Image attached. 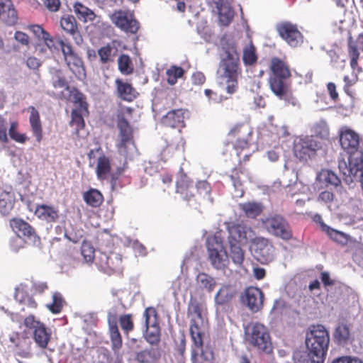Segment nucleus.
Masks as SVG:
<instances>
[{
  "label": "nucleus",
  "instance_id": "f257e3e1",
  "mask_svg": "<svg viewBox=\"0 0 363 363\" xmlns=\"http://www.w3.org/2000/svg\"><path fill=\"white\" fill-rule=\"evenodd\" d=\"M340 143L342 147L347 150V160H338V168L343 176V181L350 185L357 179L363 191V153L357 150L359 135L347 128L341 130Z\"/></svg>",
  "mask_w": 363,
  "mask_h": 363
},
{
  "label": "nucleus",
  "instance_id": "f03ea898",
  "mask_svg": "<svg viewBox=\"0 0 363 363\" xmlns=\"http://www.w3.org/2000/svg\"><path fill=\"white\" fill-rule=\"evenodd\" d=\"M225 55L222 57L217 70L220 84L225 86L228 94H233L238 89V78L241 75L239 55L235 44L223 43Z\"/></svg>",
  "mask_w": 363,
  "mask_h": 363
},
{
  "label": "nucleus",
  "instance_id": "7ed1b4c3",
  "mask_svg": "<svg viewBox=\"0 0 363 363\" xmlns=\"http://www.w3.org/2000/svg\"><path fill=\"white\" fill-rule=\"evenodd\" d=\"M246 341L264 353L269 354L272 351V345L268 329L259 323H250L245 327Z\"/></svg>",
  "mask_w": 363,
  "mask_h": 363
},
{
  "label": "nucleus",
  "instance_id": "20e7f679",
  "mask_svg": "<svg viewBox=\"0 0 363 363\" xmlns=\"http://www.w3.org/2000/svg\"><path fill=\"white\" fill-rule=\"evenodd\" d=\"M329 343V333L322 325H313L306 334V345L310 354L325 359Z\"/></svg>",
  "mask_w": 363,
  "mask_h": 363
},
{
  "label": "nucleus",
  "instance_id": "39448f33",
  "mask_svg": "<svg viewBox=\"0 0 363 363\" xmlns=\"http://www.w3.org/2000/svg\"><path fill=\"white\" fill-rule=\"evenodd\" d=\"M117 125L121 138V141L118 144V152L126 160H131L138 155L136 146L133 140L132 128L123 117L118 118Z\"/></svg>",
  "mask_w": 363,
  "mask_h": 363
},
{
  "label": "nucleus",
  "instance_id": "423d86ee",
  "mask_svg": "<svg viewBox=\"0 0 363 363\" xmlns=\"http://www.w3.org/2000/svg\"><path fill=\"white\" fill-rule=\"evenodd\" d=\"M207 248L212 266L217 269H223L228 264V255L221 238L218 235L208 237Z\"/></svg>",
  "mask_w": 363,
  "mask_h": 363
},
{
  "label": "nucleus",
  "instance_id": "0eeeda50",
  "mask_svg": "<svg viewBox=\"0 0 363 363\" xmlns=\"http://www.w3.org/2000/svg\"><path fill=\"white\" fill-rule=\"evenodd\" d=\"M109 18L116 27L125 33L135 34L140 28V23L135 18L133 11L130 10L115 11Z\"/></svg>",
  "mask_w": 363,
  "mask_h": 363
},
{
  "label": "nucleus",
  "instance_id": "6e6552de",
  "mask_svg": "<svg viewBox=\"0 0 363 363\" xmlns=\"http://www.w3.org/2000/svg\"><path fill=\"white\" fill-rule=\"evenodd\" d=\"M10 226L18 236L12 242V247H13L16 251H18V248L15 247L14 243L21 246V237H23L26 242L33 244L38 241V238L34 229L23 220L21 218H13L10 220Z\"/></svg>",
  "mask_w": 363,
  "mask_h": 363
},
{
  "label": "nucleus",
  "instance_id": "1a4fd4ad",
  "mask_svg": "<svg viewBox=\"0 0 363 363\" xmlns=\"http://www.w3.org/2000/svg\"><path fill=\"white\" fill-rule=\"evenodd\" d=\"M262 223L269 233L284 240L291 238L289 225L282 216L277 214L271 215L263 218Z\"/></svg>",
  "mask_w": 363,
  "mask_h": 363
},
{
  "label": "nucleus",
  "instance_id": "9d476101",
  "mask_svg": "<svg viewBox=\"0 0 363 363\" xmlns=\"http://www.w3.org/2000/svg\"><path fill=\"white\" fill-rule=\"evenodd\" d=\"M57 43L61 48L64 60L71 72L78 78L84 76L85 72L83 62L81 58L73 50L70 44L65 43L62 40H59Z\"/></svg>",
  "mask_w": 363,
  "mask_h": 363
},
{
  "label": "nucleus",
  "instance_id": "9b49d317",
  "mask_svg": "<svg viewBox=\"0 0 363 363\" xmlns=\"http://www.w3.org/2000/svg\"><path fill=\"white\" fill-rule=\"evenodd\" d=\"M251 250L255 259L262 264L269 263L275 257L274 247L264 238L255 237L252 242Z\"/></svg>",
  "mask_w": 363,
  "mask_h": 363
},
{
  "label": "nucleus",
  "instance_id": "f8f14e48",
  "mask_svg": "<svg viewBox=\"0 0 363 363\" xmlns=\"http://www.w3.org/2000/svg\"><path fill=\"white\" fill-rule=\"evenodd\" d=\"M319 148L312 136L296 137L294 140V153L300 160H307Z\"/></svg>",
  "mask_w": 363,
  "mask_h": 363
},
{
  "label": "nucleus",
  "instance_id": "ddd939ff",
  "mask_svg": "<svg viewBox=\"0 0 363 363\" xmlns=\"http://www.w3.org/2000/svg\"><path fill=\"white\" fill-rule=\"evenodd\" d=\"M277 30L280 37L291 47L296 48L302 44L303 37L296 24L284 22L277 26Z\"/></svg>",
  "mask_w": 363,
  "mask_h": 363
},
{
  "label": "nucleus",
  "instance_id": "4468645a",
  "mask_svg": "<svg viewBox=\"0 0 363 363\" xmlns=\"http://www.w3.org/2000/svg\"><path fill=\"white\" fill-rule=\"evenodd\" d=\"M228 229V243H235L238 245L247 244L252 242L256 237L254 230L246 225H232Z\"/></svg>",
  "mask_w": 363,
  "mask_h": 363
},
{
  "label": "nucleus",
  "instance_id": "2eb2a0df",
  "mask_svg": "<svg viewBox=\"0 0 363 363\" xmlns=\"http://www.w3.org/2000/svg\"><path fill=\"white\" fill-rule=\"evenodd\" d=\"M145 337L148 342L154 344L159 339V328L157 323V313L153 308H147L145 311Z\"/></svg>",
  "mask_w": 363,
  "mask_h": 363
},
{
  "label": "nucleus",
  "instance_id": "dca6fc26",
  "mask_svg": "<svg viewBox=\"0 0 363 363\" xmlns=\"http://www.w3.org/2000/svg\"><path fill=\"white\" fill-rule=\"evenodd\" d=\"M242 298L243 303L252 312L259 311L263 306L264 294L257 287L247 288Z\"/></svg>",
  "mask_w": 363,
  "mask_h": 363
},
{
  "label": "nucleus",
  "instance_id": "f3484780",
  "mask_svg": "<svg viewBox=\"0 0 363 363\" xmlns=\"http://www.w3.org/2000/svg\"><path fill=\"white\" fill-rule=\"evenodd\" d=\"M184 109H176L169 111L162 119L163 125L171 128H182L184 126Z\"/></svg>",
  "mask_w": 363,
  "mask_h": 363
},
{
  "label": "nucleus",
  "instance_id": "a211bd4d",
  "mask_svg": "<svg viewBox=\"0 0 363 363\" xmlns=\"http://www.w3.org/2000/svg\"><path fill=\"white\" fill-rule=\"evenodd\" d=\"M195 281L196 289L201 292L211 293L217 285L216 279L204 272L199 273Z\"/></svg>",
  "mask_w": 363,
  "mask_h": 363
},
{
  "label": "nucleus",
  "instance_id": "6ab92c4d",
  "mask_svg": "<svg viewBox=\"0 0 363 363\" xmlns=\"http://www.w3.org/2000/svg\"><path fill=\"white\" fill-rule=\"evenodd\" d=\"M251 129L248 125H240L235 126L230 132V135H238L235 146L244 149L247 146L248 140L251 135Z\"/></svg>",
  "mask_w": 363,
  "mask_h": 363
},
{
  "label": "nucleus",
  "instance_id": "aec40b11",
  "mask_svg": "<svg viewBox=\"0 0 363 363\" xmlns=\"http://www.w3.org/2000/svg\"><path fill=\"white\" fill-rule=\"evenodd\" d=\"M209 6L213 11L218 12L220 22L223 25L228 26L230 24L233 18L234 13L228 4L224 3L223 0H220L218 6L216 4H211Z\"/></svg>",
  "mask_w": 363,
  "mask_h": 363
},
{
  "label": "nucleus",
  "instance_id": "412c9836",
  "mask_svg": "<svg viewBox=\"0 0 363 363\" xmlns=\"http://www.w3.org/2000/svg\"><path fill=\"white\" fill-rule=\"evenodd\" d=\"M236 294L235 288L230 284H222L215 294L214 300L217 305H223L229 301L235 296Z\"/></svg>",
  "mask_w": 363,
  "mask_h": 363
},
{
  "label": "nucleus",
  "instance_id": "4be33fe9",
  "mask_svg": "<svg viewBox=\"0 0 363 363\" xmlns=\"http://www.w3.org/2000/svg\"><path fill=\"white\" fill-rule=\"evenodd\" d=\"M58 98L62 99L71 98V99L74 103L76 106L75 108L79 109L81 112H87V106L86 101H84V95L75 89H69V92L67 93H65L64 91H61V93L58 94Z\"/></svg>",
  "mask_w": 363,
  "mask_h": 363
},
{
  "label": "nucleus",
  "instance_id": "5701e85b",
  "mask_svg": "<svg viewBox=\"0 0 363 363\" xmlns=\"http://www.w3.org/2000/svg\"><path fill=\"white\" fill-rule=\"evenodd\" d=\"M15 201V194L13 191H3L0 194V213L4 216L9 215L13 208Z\"/></svg>",
  "mask_w": 363,
  "mask_h": 363
},
{
  "label": "nucleus",
  "instance_id": "b1692460",
  "mask_svg": "<svg viewBox=\"0 0 363 363\" xmlns=\"http://www.w3.org/2000/svg\"><path fill=\"white\" fill-rule=\"evenodd\" d=\"M116 84L118 95L121 99L131 101L137 96V91L130 84L117 79L116 80Z\"/></svg>",
  "mask_w": 363,
  "mask_h": 363
},
{
  "label": "nucleus",
  "instance_id": "393cba45",
  "mask_svg": "<svg viewBox=\"0 0 363 363\" xmlns=\"http://www.w3.org/2000/svg\"><path fill=\"white\" fill-rule=\"evenodd\" d=\"M35 214L40 219L48 222H55L58 218V211L51 206L40 205L36 207Z\"/></svg>",
  "mask_w": 363,
  "mask_h": 363
},
{
  "label": "nucleus",
  "instance_id": "a878e982",
  "mask_svg": "<svg viewBox=\"0 0 363 363\" xmlns=\"http://www.w3.org/2000/svg\"><path fill=\"white\" fill-rule=\"evenodd\" d=\"M0 11L4 20L11 23H16L17 21L16 11L13 7L11 0H0Z\"/></svg>",
  "mask_w": 363,
  "mask_h": 363
},
{
  "label": "nucleus",
  "instance_id": "bb28decb",
  "mask_svg": "<svg viewBox=\"0 0 363 363\" xmlns=\"http://www.w3.org/2000/svg\"><path fill=\"white\" fill-rule=\"evenodd\" d=\"M350 330L349 326L345 323L338 324L334 331V340L341 345L347 344L350 340Z\"/></svg>",
  "mask_w": 363,
  "mask_h": 363
},
{
  "label": "nucleus",
  "instance_id": "cd10ccee",
  "mask_svg": "<svg viewBox=\"0 0 363 363\" xmlns=\"http://www.w3.org/2000/svg\"><path fill=\"white\" fill-rule=\"evenodd\" d=\"M30 115L29 118L30 126L38 142L42 139V127L38 111L34 107H30Z\"/></svg>",
  "mask_w": 363,
  "mask_h": 363
},
{
  "label": "nucleus",
  "instance_id": "c85d7f7f",
  "mask_svg": "<svg viewBox=\"0 0 363 363\" xmlns=\"http://www.w3.org/2000/svg\"><path fill=\"white\" fill-rule=\"evenodd\" d=\"M271 69L274 74L272 77L286 79L290 76V72L286 65L278 58H273L271 62Z\"/></svg>",
  "mask_w": 363,
  "mask_h": 363
},
{
  "label": "nucleus",
  "instance_id": "c756f323",
  "mask_svg": "<svg viewBox=\"0 0 363 363\" xmlns=\"http://www.w3.org/2000/svg\"><path fill=\"white\" fill-rule=\"evenodd\" d=\"M240 208L245 213L248 218H255L259 216L263 211V206L257 202H247L240 203Z\"/></svg>",
  "mask_w": 363,
  "mask_h": 363
},
{
  "label": "nucleus",
  "instance_id": "7c9ffc66",
  "mask_svg": "<svg viewBox=\"0 0 363 363\" xmlns=\"http://www.w3.org/2000/svg\"><path fill=\"white\" fill-rule=\"evenodd\" d=\"M99 259L101 267L104 269L108 268L113 270L117 269L121 263L120 255L114 253H111L110 255L101 254Z\"/></svg>",
  "mask_w": 363,
  "mask_h": 363
},
{
  "label": "nucleus",
  "instance_id": "2f4dec72",
  "mask_svg": "<svg viewBox=\"0 0 363 363\" xmlns=\"http://www.w3.org/2000/svg\"><path fill=\"white\" fill-rule=\"evenodd\" d=\"M33 337L39 347L45 348L50 338V333L48 331L45 325H41L33 331Z\"/></svg>",
  "mask_w": 363,
  "mask_h": 363
},
{
  "label": "nucleus",
  "instance_id": "473e14b6",
  "mask_svg": "<svg viewBox=\"0 0 363 363\" xmlns=\"http://www.w3.org/2000/svg\"><path fill=\"white\" fill-rule=\"evenodd\" d=\"M284 79H280L278 77H271L269 79V84L272 91L280 99H284L287 95L286 85Z\"/></svg>",
  "mask_w": 363,
  "mask_h": 363
},
{
  "label": "nucleus",
  "instance_id": "72a5a7b5",
  "mask_svg": "<svg viewBox=\"0 0 363 363\" xmlns=\"http://www.w3.org/2000/svg\"><path fill=\"white\" fill-rule=\"evenodd\" d=\"M74 11L77 18L84 22L93 21L95 18L94 13L81 3L76 2L74 4Z\"/></svg>",
  "mask_w": 363,
  "mask_h": 363
},
{
  "label": "nucleus",
  "instance_id": "f704fd0d",
  "mask_svg": "<svg viewBox=\"0 0 363 363\" xmlns=\"http://www.w3.org/2000/svg\"><path fill=\"white\" fill-rule=\"evenodd\" d=\"M321 229L323 231L325 232L333 240L338 243L345 244L347 241V236L345 233L333 229L324 223H321Z\"/></svg>",
  "mask_w": 363,
  "mask_h": 363
},
{
  "label": "nucleus",
  "instance_id": "c9c22d12",
  "mask_svg": "<svg viewBox=\"0 0 363 363\" xmlns=\"http://www.w3.org/2000/svg\"><path fill=\"white\" fill-rule=\"evenodd\" d=\"M325 358L310 354V352H298L294 355L295 363H324Z\"/></svg>",
  "mask_w": 363,
  "mask_h": 363
},
{
  "label": "nucleus",
  "instance_id": "e433bc0d",
  "mask_svg": "<svg viewBox=\"0 0 363 363\" xmlns=\"http://www.w3.org/2000/svg\"><path fill=\"white\" fill-rule=\"evenodd\" d=\"M159 356L155 349L144 350L137 353L135 359L140 363H151L157 359Z\"/></svg>",
  "mask_w": 363,
  "mask_h": 363
},
{
  "label": "nucleus",
  "instance_id": "4c0bfd02",
  "mask_svg": "<svg viewBox=\"0 0 363 363\" xmlns=\"http://www.w3.org/2000/svg\"><path fill=\"white\" fill-rule=\"evenodd\" d=\"M84 199L88 205L97 207L102 203L103 196L98 190L91 189L84 194Z\"/></svg>",
  "mask_w": 363,
  "mask_h": 363
},
{
  "label": "nucleus",
  "instance_id": "58836bf2",
  "mask_svg": "<svg viewBox=\"0 0 363 363\" xmlns=\"http://www.w3.org/2000/svg\"><path fill=\"white\" fill-rule=\"evenodd\" d=\"M242 60L245 65H252L257 60V57L255 53V47L251 42L243 49Z\"/></svg>",
  "mask_w": 363,
  "mask_h": 363
},
{
  "label": "nucleus",
  "instance_id": "ea45409f",
  "mask_svg": "<svg viewBox=\"0 0 363 363\" xmlns=\"http://www.w3.org/2000/svg\"><path fill=\"white\" fill-rule=\"evenodd\" d=\"M230 247V257L233 262L237 265H241L244 260V251L240 245L228 243Z\"/></svg>",
  "mask_w": 363,
  "mask_h": 363
},
{
  "label": "nucleus",
  "instance_id": "a19ab883",
  "mask_svg": "<svg viewBox=\"0 0 363 363\" xmlns=\"http://www.w3.org/2000/svg\"><path fill=\"white\" fill-rule=\"evenodd\" d=\"M118 69L123 74H129L133 72V67L130 57L127 55H121L118 59Z\"/></svg>",
  "mask_w": 363,
  "mask_h": 363
},
{
  "label": "nucleus",
  "instance_id": "79ce46f5",
  "mask_svg": "<svg viewBox=\"0 0 363 363\" xmlns=\"http://www.w3.org/2000/svg\"><path fill=\"white\" fill-rule=\"evenodd\" d=\"M110 170L109 160L105 156L99 157L97 162L96 174L99 178L104 179Z\"/></svg>",
  "mask_w": 363,
  "mask_h": 363
},
{
  "label": "nucleus",
  "instance_id": "37998d69",
  "mask_svg": "<svg viewBox=\"0 0 363 363\" xmlns=\"http://www.w3.org/2000/svg\"><path fill=\"white\" fill-rule=\"evenodd\" d=\"M167 82L170 85L177 83V79L181 78L184 74V69L177 66H172L167 70Z\"/></svg>",
  "mask_w": 363,
  "mask_h": 363
},
{
  "label": "nucleus",
  "instance_id": "c03bdc74",
  "mask_svg": "<svg viewBox=\"0 0 363 363\" xmlns=\"http://www.w3.org/2000/svg\"><path fill=\"white\" fill-rule=\"evenodd\" d=\"M86 112H81L79 109L74 108L72 111V120L70 121V125L74 127L77 133L79 129L82 128L84 125V121L83 119V114Z\"/></svg>",
  "mask_w": 363,
  "mask_h": 363
},
{
  "label": "nucleus",
  "instance_id": "a18cd8bd",
  "mask_svg": "<svg viewBox=\"0 0 363 363\" xmlns=\"http://www.w3.org/2000/svg\"><path fill=\"white\" fill-rule=\"evenodd\" d=\"M52 84L55 89H60V94L64 91L65 93L69 92V86L64 77L60 73H57L52 78Z\"/></svg>",
  "mask_w": 363,
  "mask_h": 363
},
{
  "label": "nucleus",
  "instance_id": "49530a36",
  "mask_svg": "<svg viewBox=\"0 0 363 363\" xmlns=\"http://www.w3.org/2000/svg\"><path fill=\"white\" fill-rule=\"evenodd\" d=\"M63 305V299L60 293H54L52 295V303L47 304V308L53 313H58L61 311Z\"/></svg>",
  "mask_w": 363,
  "mask_h": 363
},
{
  "label": "nucleus",
  "instance_id": "de8ad7c7",
  "mask_svg": "<svg viewBox=\"0 0 363 363\" xmlns=\"http://www.w3.org/2000/svg\"><path fill=\"white\" fill-rule=\"evenodd\" d=\"M320 176L327 184L333 186H338L341 183L340 179L333 171L323 170L320 173Z\"/></svg>",
  "mask_w": 363,
  "mask_h": 363
},
{
  "label": "nucleus",
  "instance_id": "09e8293b",
  "mask_svg": "<svg viewBox=\"0 0 363 363\" xmlns=\"http://www.w3.org/2000/svg\"><path fill=\"white\" fill-rule=\"evenodd\" d=\"M190 334L191 338L196 347L202 346L203 342L201 338V332L198 326V324L194 321L190 325Z\"/></svg>",
  "mask_w": 363,
  "mask_h": 363
},
{
  "label": "nucleus",
  "instance_id": "8fccbe9b",
  "mask_svg": "<svg viewBox=\"0 0 363 363\" xmlns=\"http://www.w3.org/2000/svg\"><path fill=\"white\" fill-rule=\"evenodd\" d=\"M60 25L63 30L72 33L77 30L76 21L73 16L63 17L60 21Z\"/></svg>",
  "mask_w": 363,
  "mask_h": 363
},
{
  "label": "nucleus",
  "instance_id": "3c124183",
  "mask_svg": "<svg viewBox=\"0 0 363 363\" xmlns=\"http://www.w3.org/2000/svg\"><path fill=\"white\" fill-rule=\"evenodd\" d=\"M111 340L113 350H118L122 346V338L116 326H111Z\"/></svg>",
  "mask_w": 363,
  "mask_h": 363
},
{
  "label": "nucleus",
  "instance_id": "603ef678",
  "mask_svg": "<svg viewBox=\"0 0 363 363\" xmlns=\"http://www.w3.org/2000/svg\"><path fill=\"white\" fill-rule=\"evenodd\" d=\"M82 255L86 262H92L94 258V249L88 242H83L81 247Z\"/></svg>",
  "mask_w": 363,
  "mask_h": 363
},
{
  "label": "nucleus",
  "instance_id": "864d4df0",
  "mask_svg": "<svg viewBox=\"0 0 363 363\" xmlns=\"http://www.w3.org/2000/svg\"><path fill=\"white\" fill-rule=\"evenodd\" d=\"M349 55L350 57L351 67L352 69H355L357 66L359 53V51H357V46L352 44L351 38L349 40Z\"/></svg>",
  "mask_w": 363,
  "mask_h": 363
},
{
  "label": "nucleus",
  "instance_id": "5fc2aeb1",
  "mask_svg": "<svg viewBox=\"0 0 363 363\" xmlns=\"http://www.w3.org/2000/svg\"><path fill=\"white\" fill-rule=\"evenodd\" d=\"M23 295V291L16 289L14 297L16 301H18L20 303H26L30 308L36 307L37 303L33 299H32L30 297H26V298L22 299L21 298H22Z\"/></svg>",
  "mask_w": 363,
  "mask_h": 363
},
{
  "label": "nucleus",
  "instance_id": "6e6d98bb",
  "mask_svg": "<svg viewBox=\"0 0 363 363\" xmlns=\"http://www.w3.org/2000/svg\"><path fill=\"white\" fill-rule=\"evenodd\" d=\"M16 123H13L11 125V127L9 128V135L10 137L16 140V142L23 143L26 140V136L23 134L18 133L16 130Z\"/></svg>",
  "mask_w": 363,
  "mask_h": 363
},
{
  "label": "nucleus",
  "instance_id": "4d7b16f0",
  "mask_svg": "<svg viewBox=\"0 0 363 363\" xmlns=\"http://www.w3.org/2000/svg\"><path fill=\"white\" fill-rule=\"evenodd\" d=\"M120 325L122 328V329L128 333L133 330V323L131 320V315H124L121 316L120 318Z\"/></svg>",
  "mask_w": 363,
  "mask_h": 363
},
{
  "label": "nucleus",
  "instance_id": "13d9d810",
  "mask_svg": "<svg viewBox=\"0 0 363 363\" xmlns=\"http://www.w3.org/2000/svg\"><path fill=\"white\" fill-rule=\"evenodd\" d=\"M314 133L321 138L327 137L328 135V127L327 123L323 121L316 123L314 126Z\"/></svg>",
  "mask_w": 363,
  "mask_h": 363
},
{
  "label": "nucleus",
  "instance_id": "bf43d9fd",
  "mask_svg": "<svg viewBox=\"0 0 363 363\" xmlns=\"http://www.w3.org/2000/svg\"><path fill=\"white\" fill-rule=\"evenodd\" d=\"M29 29L38 40H43L45 37L48 36V33L39 25L30 26Z\"/></svg>",
  "mask_w": 363,
  "mask_h": 363
},
{
  "label": "nucleus",
  "instance_id": "052dcab7",
  "mask_svg": "<svg viewBox=\"0 0 363 363\" xmlns=\"http://www.w3.org/2000/svg\"><path fill=\"white\" fill-rule=\"evenodd\" d=\"M43 324V323L36 320L33 315H29L24 320V325L28 328L33 329V331Z\"/></svg>",
  "mask_w": 363,
  "mask_h": 363
},
{
  "label": "nucleus",
  "instance_id": "680f3d73",
  "mask_svg": "<svg viewBox=\"0 0 363 363\" xmlns=\"http://www.w3.org/2000/svg\"><path fill=\"white\" fill-rule=\"evenodd\" d=\"M177 192L183 193L184 190L189 186L185 174H181L177 181Z\"/></svg>",
  "mask_w": 363,
  "mask_h": 363
},
{
  "label": "nucleus",
  "instance_id": "e2e57ef3",
  "mask_svg": "<svg viewBox=\"0 0 363 363\" xmlns=\"http://www.w3.org/2000/svg\"><path fill=\"white\" fill-rule=\"evenodd\" d=\"M98 52L102 63H106L109 61L111 53V48L109 46L100 48Z\"/></svg>",
  "mask_w": 363,
  "mask_h": 363
},
{
  "label": "nucleus",
  "instance_id": "0e129e2a",
  "mask_svg": "<svg viewBox=\"0 0 363 363\" xmlns=\"http://www.w3.org/2000/svg\"><path fill=\"white\" fill-rule=\"evenodd\" d=\"M7 123L0 116V141L5 143L8 140L7 137Z\"/></svg>",
  "mask_w": 363,
  "mask_h": 363
},
{
  "label": "nucleus",
  "instance_id": "69168bd1",
  "mask_svg": "<svg viewBox=\"0 0 363 363\" xmlns=\"http://www.w3.org/2000/svg\"><path fill=\"white\" fill-rule=\"evenodd\" d=\"M331 363H363V362L350 356H342L335 359Z\"/></svg>",
  "mask_w": 363,
  "mask_h": 363
},
{
  "label": "nucleus",
  "instance_id": "338daca9",
  "mask_svg": "<svg viewBox=\"0 0 363 363\" xmlns=\"http://www.w3.org/2000/svg\"><path fill=\"white\" fill-rule=\"evenodd\" d=\"M333 199H334V196H333V193L328 191H324L319 194V196L318 197V201H320V202H323L325 203H330L331 201H333Z\"/></svg>",
  "mask_w": 363,
  "mask_h": 363
},
{
  "label": "nucleus",
  "instance_id": "774afa93",
  "mask_svg": "<svg viewBox=\"0 0 363 363\" xmlns=\"http://www.w3.org/2000/svg\"><path fill=\"white\" fill-rule=\"evenodd\" d=\"M14 38L16 41L23 45H28L29 44V38L28 35L21 31H16L14 35Z\"/></svg>",
  "mask_w": 363,
  "mask_h": 363
}]
</instances>
